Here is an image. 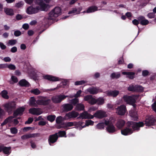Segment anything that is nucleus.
Instances as JSON below:
<instances>
[{"instance_id":"obj_42","label":"nucleus","mask_w":156,"mask_h":156,"mask_svg":"<svg viewBox=\"0 0 156 156\" xmlns=\"http://www.w3.org/2000/svg\"><path fill=\"white\" fill-rule=\"evenodd\" d=\"M97 129H104L105 124L104 122H101L98 124L96 126Z\"/></svg>"},{"instance_id":"obj_40","label":"nucleus","mask_w":156,"mask_h":156,"mask_svg":"<svg viewBox=\"0 0 156 156\" xmlns=\"http://www.w3.org/2000/svg\"><path fill=\"white\" fill-rule=\"evenodd\" d=\"M79 102V100L77 98L73 99L70 100V103L72 105H76Z\"/></svg>"},{"instance_id":"obj_11","label":"nucleus","mask_w":156,"mask_h":156,"mask_svg":"<svg viewBox=\"0 0 156 156\" xmlns=\"http://www.w3.org/2000/svg\"><path fill=\"white\" fill-rule=\"evenodd\" d=\"M46 98V97H43L42 99L37 100L36 103L39 105L44 106L48 105L51 102V100L50 99H45Z\"/></svg>"},{"instance_id":"obj_47","label":"nucleus","mask_w":156,"mask_h":156,"mask_svg":"<svg viewBox=\"0 0 156 156\" xmlns=\"http://www.w3.org/2000/svg\"><path fill=\"white\" fill-rule=\"evenodd\" d=\"M82 92V91L81 90H79L76 92V94H75L74 96H73L70 97H69L71 98H72L73 97H75L76 98H77L79 97H80Z\"/></svg>"},{"instance_id":"obj_62","label":"nucleus","mask_w":156,"mask_h":156,"mask_svg":"<svg viewBox=\"0 0 156 156\" xmlns=\"http://www.w3.org/2000/svg\"><path fill=\"white\" fill-rule=\"evenodd\" d=\"M22 27L25 30H27L29 28V25L27 23H25L23 25Z\"/></svg>"},{"instance_id":"obj_5","label":"nucleus","mask_w":156,"mask_h":156,"mask_svg":"<svg viewBox=\"0 0 156 156\" xmlns=\"http://www.w3.org/2000/svg\"><path fill=\"white\" fill-rule=\"evenodd\" d=\"M68 97V96L60 94L53 96L51 98V100L55 104L59 103L66 98Z\"/></svg>"},{"instance_id":"obj_7","label":"nucleus","mask_w":156,"mask_h":156,"mask_svg":"<svg viewBox=\"0 0 156 156\" xmlns=\"http://www.w3.org/2000/svg\"><path fill=\"white\" fill-rule=\"evenodd\" d=\"M79 115V113L74 111H72L67 113H66L63 117L65 120H68L71 119H74L77 117Z\"/></svg>"},{"instance_id":"obj_57","label":"nucleus","mask_w":156,"mask_h":156,"mask_svg":"<svg viewBox=\"0 0 156 156\" xmlns=\"http://www.w3.org/2000/svg\"><path fill=\"white\" fill-rule=\"evenodd\" d=\"M33 121V119L31 117L29 118L25 122V124H30Z\"/></svg>"},{"instance_id":"obj_34","label":"nucleus","mask_w":156,"mask_h":156,"mask_svg":"<svg viewBox=\"0 0 156 156\" xmlns=\"http://www.w3.org/2000/svg\"><path fill=\"white\" fill-rule=\"evenodd\" d=\"M11 149V147H6L4 146L3 145V150L2 151L3 153L6 154H9L10 153V151Z\"/></svg>"},{"instance_id":"obj_17","label":"nucleus","mask_w":156,"mask_h":156,"mask_svg":"<svg viewBox=\"0 0 156 156\" xmlns=\"http://www.w3.org/2000/svg\"><path fill=\"white\" fill-rule=\"evenodd\" d=\"M40 134L39 133H28L23 135L21 136V139L22 140H25L30 138L35 137L39 136Z\"/></svg>"},{"instance_id":"obj_24","label":"nucleus","mask_w":156,"mask_h":156,"mask_svg":"<svg viewBox=\"0 0 156 156\" xmlns=\"http://www.w3.org/2000/svg\"><path fill=\"white\" fill-rule=\"evenodd\" d=\"M107 96L113 97H116L119 94V92L116 90L107 91L105 92Z\"/></svg>"},{"instance_id":"obj_1","label":"nucleus","mask_w":156,"mask_h":156,"mask_svg":"<svg viewBox=\"0 0 156 156\" xmlns=\"http://www.w3.org/2000/svg\"><path fill=\"white\" fill-rule=\"evenodd\" d=\"M126 125L127 126L121 130V134L124 136L132 134L134 131H138L140 129V127L144 126V123L142 122L129 121L127 122Z\"/></svg>"},{"instance_id":"obj_63","label":"nucleus","mask_w":156,"mask_h":156,"mask_svg":"<svg viewBox=\"0 0 156 156\" xmlns=\"http://www.w3.org/2000/svg\"><path fill=\"white\" fill-rule=\"evenodd\" d=\"M16 19L17 20H19L23 19V16L20 14H17L16 16Z\"/></svg>"},{"instance_id":"obj_45","label":"nucleus","mask_w":156,"mask_h":156,"mask_svg":"<svg viewBox=\"0 0 156 156\" xmlns=\"http://www.w3.org/2000/svg\"><path fill=\"white\" fill-rule=\"evenodd\" d=\"M92 98V96L90 95H88L85 96L84 97V100L85 101H87L89 103V101H90V99Z\"/></svg>"},{"instance_id":"obj_50","label":"nucleus","mask_w":156,"mask_h":156,"mask_svg":"<svg viewBox=\"0 0 156 156\" xmlns=\"http://www.w3.org/2000/svg\"><path fill=\"white\" fill-rule=\"evenodd\" d=\"M57 133L58 134V136L60 137L64 136L66 135V132L64 131H59Z\"/></svg>"},{"instance_id":"obj_64","label":"nucleus","mask_w":156,"mask_h":156,"mask_svg":"<svg viewBox=\"0 0 156 156\" xmlns=\"http://www.w3.org/2000/svg\"><path fill=\"white\" fill-rule=\"evenodd\" d=\"M152 107L153 110L156 112V101L152 105Z\"/></svg>"},{"instance_id":"obj_27","label":"nucleus","mask_w":156,"mask_h":156,"mask_svg":"<svg viewBox=\"0 0 156 156\" xmlns=\"http://www.w3.org/2000/svg\"><path fill=\"white\" fill-rule=\"evenodd\" d=\"M19 85L21 87H28L30 86V83L25 79H22L19 82Z\"/></svg>"},{"instance_id":"obj_31","label":"nucleus","mask_w":156,"mask_h":156,"mask_svg":"<svg viewBox=\"0 0 156 156\" xmlns=\"http://www.w3.org/2000/svg\"><path fill=\"white\" fill-rule=\"evenodd\" d=\"M85 106L82 103H78L76 105L75 110L76 111H83L84 110Z\"/></svg>"},{"instance_id":"obj_39","label":"nucleus","mask_w":156,"mask_h":156,"mask_svg":"<svg viewBox=\"0 0 156 156\" xmlns=\"http://www.w3.org/2000/svg\"><path fill=\"white\" fill-rule=\"evenodd\" d=\"M135 91L142 92L144 90V88L140 85H135Z\"/></svg>"},{"instance_id":"obj_4","label":"nucleus","mask_w":156,"mask_h":156,"mask_svg":"<svg viewBox=\"0 0 156 156\" xmlns=\"http://www.w3.org/2000/svg\"><path fill=\"white\" fill-rule=\"evenodd\" d=\"M16 102L12 101L5 103L4 106L8 112H12L16 109Z\"/></svg>"},{"instance_id":"obj_14","label":"nucleus","mask_w":156,"mask_h":156,"mask_svg":"<svg viewBox=\"0 0 156 156\" xmlns=\"http://www.w3.org/2000/svg\"><path fill=\"white\" fill-rule=\"evenodd\" d=\"M94 118V116L91 114L88 113L86 111H84L83 112L80 114L78 118L79 119H92Z\"/></svg>"},{"instance_id":"obj_32","label":"nucleus","mask_w":156,"mask_h":156,"mask_svg":"<svg viewBox=\"0 0 156 156\" xmlns=\"http://www.w3.org/2000/svg\"><path fill=\"white\" fill-rule=\"evenodd\" d=\"M87 91L90 94H95L98 93V89L95 87H90L87 89Z\"/></svg>"},{"instance_id":"obj_9","label":"nucleus","mask_w":156,"mask_h":156,"mask_svg":"<svg viewBox=\"0 0 156 156\" xmlns=\"http://www.w3.org/2000/svg\"><path fill=\"white\" fill-rule=\"evenodd\" d=\"M58 137V136L57 133L50 135L48 139V141L49 144L50 146H52V144L55 143L57 141Z\"/></svg>"},{"instance_id":"obj_33","label":"nucleus","mask_w":156,"mask_h":156,"mask_svg":"<svg viewBox=\"0 0 156 156\" xmlns=\"http://www.w3.org/2000/svg\"><path fill=\"white\" fill-rule=\"evenodd\" d=\"M4 11L8 15L12 16L14 15V11L13 9L9 8H4Z\"/></svg>"},{"instance_id":"obj_23","label":"nucleus","mask_w":156,"mask_h":156,"mask_svg":"<svg viewBox=\"0 0 156 156\" xmlns=\"http://www.w3.org/2000/svg\"><path fill=\"white\" fill-rule=\"evenodd\" d=\"M82 8L81 7H78L77 8H73L72 9L69 11L68 12L69 14H78L80 13V11L82 10Z\"/></svg>"},{"instance_id":"obj_10","label":"nucleus","mask_w":156,"mask_h":156,"mask_svg":"<svg viewBox=\"0 0 156 156\" xmlns=\"http://www.w3.org/2000/svg\"><path fill=\"white\" fill-rule=\"evenodd\" d=\"M93 115L94 117L99 119H101L107 116L106 112L102 110H98Z\"/></svg>"},{"instance_id":"obj_28","label":"nucleus","mask_w":156,"mask_h":156,"mask_svg":"<svg viewBox=\"0 0 156 156\" xmlns=\"http://www.w3.org/2000/svg\"><path fill=\"white\" fill-rule=\"evenodd\" d=\"M29 101V105L30 106L36 107H37L38 105L36 103L37 101L34 97H31Z\"/></svg>"},{"instance_id":"obj_13","label":"nucleus","mask_w":156,"mask_h":156,"mask_svg":"<svg viewBox=\"0 0 156 156\" xmlns=\"http://www.w3.org/2000/svg\"><path fill=\"white\" fill-rule=\"evenodd\" d=\"M126 110V106L124 105L118 106L117 109L118 114L121 115H124L125 114Z\"/></svg>"},{"instance_id":"obj_58","label":"nucleus","mask_w":156,"mask_h":156,"mask_svg":"<svg viewBox=\"0 0 156 156\" xmlns=\"http://www.w3.org/2000/svg\"><path fill=\"white\" fill-rule=\"evenodd\" d=\"M139 21L138 20H137L136 19H134L132 21V23H133L136 26H137V27L139 29H140V28L138 26V25L139 23Z\"/></svg>"},{"instance_id":"obj_51","label":"nucleus","mask_w":156,"mask_h":156,"mask_svg":"<svg viewBox=\"0 0 156 156\" xmlns=\"http://www.w3.org/2000/svg\"><path fill=\"white\" fill-rule=\"evenodd\" d=\"M10 131L12 133L16 134L17 133L18 130L16 127H12L10 128Z\"/></svg>"},{"instance_id":"obj_25","label":"nucleus","mask_w":156,"mask_h":156,"mask_svg":"<svg viewBox=\"0 0 156 156\" xmlns=\"http://www.w3.org/2000/svg\"><path fill=\"white\" fill-rule=\"evenodd\" d=\"M107 131L109 133H113L116 131L115 127L112 123H110V125L107 126L106 128Z\"/></svg>"},{"instance_id":"obj_49","label":"nucleus","mask_w":156,"mask_h":156,"mask_svg":"<svg viewBox=\"0 0 156 156\" xmlns=\"http://www.w3.org/2000/svg\"><path fill=\"white\" fill-rule=\"evenodd\" d=\"M88 103L92 105L96 104V99H95L92 97L90 101H89Z\"/></svg>"},{"instance_id":"obj_61","label":"nucleus","mask_w":156,"mask_h":156,"mask_svg":"<svg viewBox=\"0 0 156 156\" xmlns=\"http://www.w3.org/2000/svg\"><path fill=\"white\" fill-rule=\"evenodd\" d=\"M74 124L73 122H69L66 123V127H71L73 126Z\"/></svg>"},{"instance_id":"obj_19","label":"nucleus","mask_w":156,"mask_h":156,"mask_svg":"<svg viewBox=\"0 0 156 156\" xmlns=\"http://www.w3.org/2000/svg\"><path fill=\"white\" fill-rule=\"evenodd\" d=\"M44 78L45 79L53 82L59 81L60 80L59 78L50 75H45L44 76Z\"/></svg>"},{"instance_id":"obj_48","label":"nucleus","mask_w":156,"mask_h":156,"mask_svg":"<svg viewBox=\"0 0 156 156\" xmlns=\"http://www.w3.org/2000/svg\"><path fill=\"white\" fill-rule=\"evenodd\" d=\"M14 118V116H11L7 118L6 119H5V120H6L7 123H10L12 122V119Z\"/></svg>"},{"instance_id":"obj_43","label":"nucleus","mask_w":156,"mask_h":156,"mask_svg":"<svg viewBox=\"0 0 156 156\" xmlns=\"http://www.w3.org/2000/svg\"><path fill=\"white\" fill-rule=\"evenodd\" d=\"M62 117L61 116H58L56 119V122L57 124H59L62 122Z\"/></svg>"},{"instance_id":"obj_15","label":"nucleus","mask_w":156,"mask_h":156,"mask_svg":"<svg viewBox=\"0 0 156 156\" xmlns=\"http://www.w3.org/2000/svg\"><path fill=\"white\" fill-rule=\"evenodd\" d=\"M73 108V105L70 104H65L62 105V110L64 112H67L70 111L72 110Z\"/></svg>"},{"instance_id":"obj_46","label":"nucleus","mask_w":156,"mask_h":156,"mask_svg":"<svg viewBox=\"0 0 156 156\" xmlns=\"http://www.w3.org/2000/svg\"><path fill=\"white\" fill-rule=\"evenodd\" d=\"M17 42V41L15 39H12L9 40L8 41V44L9 45H14Z\"/></svg>"},{"instance_id":"obj_56","label":"nucleus","mask_w":156,"mask_h":156,"mask_svg":"<svg viewBox=\"0 0 156 156\" xmlns=\"http://www.w3.org/2000/svg\"><path fill=\"white\" fill-rule=\"evenodd\" d=\"M21 34V32L19 30H16L14 31V35L15 36L18 37Z\"/></svg>"},{"instance_id":"obj_55","label":"nucleus","mask_w":156,"mask_h":156,"mask_svg":"<svg viewBox=\"0 0 156 156\" xmlns=\"http://www.w3.org/2000/svg\"><path fill=\"white\" fill-rule=\"evenodd\" d=\"M86 83L85 81L84 80H81L80 81H77L75 83V85H79L84 84Z\"/></svg>"},{"instance_id":"obj_41","label":"nucleus","mask_w":156,"mask_h":156,"mask_svg":"<svg viewBox=\"0 0 156 156\" xmlns=\"http://www.w3.org/2000/svg\"><path fill=\"white\" fill-rule=\"evenodd\" d=\"M94 122L91 120H87L86 121L85 125L83 127L88 126L89 125L92 126L94 125Z\"/></svg>"},{"instance_id":"obj_60","label":"nucleus","mask_w":156,"mask_h":156,"mask_svg":"<svg viewBox=\"0 0 156 156\" xmlns=\"http://www.w3.org/2000/svg\"><path fill=\"white\" fill-rule=\"evenodd\" d=\"M98 108L96 106L91 107L89 109V112H91L92 111H95Z\"/></svg>"},{"instance_id":"obj_52","label":"nucleus","mask_w":156,"mask_h":156,"mask_svg":"<svg viewBox=\"0 0 156 156\" xmlns=\"http://www.w3.org/2000/svg\"><path fill=\"white\" fill-rule=\"evenodd\" d=\"M147 16L150 19L153 18L155 16V14L153 12H149L147 14Z\"/></svg>"},{"instance_id":"obj_59","label":"nucleus","mask_w":156,"mask_h":156,"mask_svg":"<svg viewBox=\"0 0 156 156\" xmlns=\"http://www.w3.org/2000/svg\"><path fill=\"white\" fill-rule=\"evenodd\" d=\"M11 79L15 83H16L18 81L17 78L15 76H11Z\"/></svg>"},{"instance_id":"obj_38","label":"nucleus","mask_w":156,"mask_h":156,"mask_svg":"<svg viewBox=\"0 0 156 156\" xmlns=\"http://www.w3.org/2000/svg\"><path fill=\"white\" fill-rule=\"evenodd\" d=\"M2 96L4 98L8 99L9 96L8 95V92L5 90H3L1 92Z\"/></svg>"},{"instance_id":"obj_36","label":"nucleus","mask_w":156,"mask_h":156,"mask_svg":"<svg viewBox=\"0 0 156 156\" xmlns=\"http://www.w3.org/2000/svg\"><path fill=\"white\" fill-rule=\"evenodd\" d=\"M55 118L56 116L55 115H49L47 116V119L48 121L52 122L55 120Z\"/></svg>"},{"instance_id":"obj_35","label":"nucleus","mask_w":156,"mask_h":156,"mask_svg":"<svg viewBox=\"0 0 156 156\" xmlns=\"http://www.w3.org/2000/svg\"><path fill=\"white\" fill-rule=\"evenodd\" d=\"M105 103V99L103 97H99L96 99V104L98 105H102Z\"/></svg>"},{"instance_id":"obj_29","label":"nucleus","mask_w":156,"mask_h":156,"mask_svg":"<svg viewBox=\"0 0 156 156\" xmlns=\"http://www.w3.org/2000/svg\"><path fill=\"white\" fill-rule=\"evenodd\" d=\"M125 124V122L124 120L120 119L118 121L116 124V126L118 129H120L123 127Z\"/></svg>"},{"instance_id":"obj_37","label":"nucleus","mask_w":156,"mask_h":156,"mask_svg":"<svg viewBox=\"0 0 156 156\" xmlns=\"http://www.w3.org/2000/svg\"><path fill=\"white\" fill-rule=\"evenodd\" d=\"M120 76V74L119 73H113L111 74V77L113 79L115 78L116 79H118Z\"/></svg>"},{"instance_id":"obj_22","label":"nucleus","mask_w":156,"mask_h":156,"mask_svg":"<svg viewBox=\"0 0 156 156\" xmlns=\"http://www.w3.org/2000/svg\"><path fill=\"white\" fill-rule=\"evenodd\" d=\"M138 20L140 22V23L142 25L145 26L149 23V21L146 19L144 16H140L138 18Z\"/></svg>"},{"instance_id":"obj_54","label":"nucleus","mask_w":156,"mask_h":156,"mask_svg":"<svg viewBox=\"0 0 156 156\" xmlns=\"http://www.w3.org/2000/svg\"><path fill=\"white\" fill-rule=\"evenodd\" d=\"M135 86L132 85L128 88V90L130 91H135Z\"/></svg>"},{"instance_id":"obj_18","label":"nucleus","mask_w":156,"mask_h":156,"mask_svg":"<svg viewBox=\"0 0 156 156\" xmlns=\"http://www.w3.org/2000/svg\"><path fill=\"white\" fill-rule=\"evenodd\" d=\"M129 115L133 118V120L136 121L138 119L137 111L135 109H132L129 112Z\"/></svg>"},{"instance_id":"obj_30","label":"nucleus","mask_w":156,"mask_h":156,"mask_svg":"<svg viewBox=\"0 0 156 156\" xmlns=\"http://www.w3.org/2000/svg\"><path fill=\"white\" fill-rule=\"evenodd\" d=\"M98 10V7L95 5H92L89 7L86 10V12L90 13L94 12Z\"/></svg>"},{"instance_id":"obj_3","label":"nucleus","mask_w":156,"mask_h":156,"mask_svg":"<svg viewBox=\"0 0 156 156\" xmlns=\"http://www.w3.org/2000/svg\"><path fill=\"white\" fill-rule=\"evenodd\" d=\"M139 97V95L131 96L125 95L123 96V99L125 102L130 105L132 104L136 103V100Z\"/></svg>"},{"instance_id":"obj_16","label":"nucleus","mask_w":156,"mask_h":156,"mask_svg":"<svg viewBox=\"0 0 156 156\" xmlns=\"http://www.w3.org/2000/svg\"><path fill=\"white\" fill-rule=\"evenodd\" d=\"M8 68L11 70H14L16 69V66L12 64L8 65L7 63L0 64V69Z\"/></svg>"},{"instance_id":"obj_53","label":"nucleus","mask_w":156,"mask_h":156,"mask_svg":"<svg viewBox=\"0 0 156 156\" xmlns=\"http://www.w3.org/2000/svg\"><path fill=\"white\" fill-rule=\"evenodd\" d=\"M142 75L143 76L145 77L150 75L149 71L147 70H144L142 72Z\"/></svg>"},{"instance_id":"obj_44","label":"nucleus","mask_w":156,"mask_h":156,"mask_svg":"<svg viewBox=\"0 0 156 156\" xmlns=\"http://www.w3.org/2000/svg\"><path fill=\"white\" fill-rule=\"evenodd\" d=\"M31 93L34 94L35 95H38L41 92L37 88H36L32 90H31Z\"/></svg>"},{"instance_id":"obj_20","label":"nucleus","mask_w":156,"mask_h":156,"mask_svg":"<svg viewBox=\"0 0 156 156\" xmlns=\"http://www.w3.org/2000/svg\"><path fill=\"white\" fill-rule=\"evenodd\" d=\"M36 4L39 5L43 10H45L48 5L44 2L43 0H35Z\"/></svg>"},{"instance_id":"obj_8","label":"nucleus","mask_w":156,"mask_h":156,"mask_svg":"<svg viewBox=\"0 0 156 156\" xmlns=\"http://www.w3.org/2000/svg\"><path fill=\"white\" fill-rule=\"evenodd\" d=\"M40 9L39 6L34 7L32 6L28 7L26 9V12L28 14H32L38 12Z\"/></svg>"},{"instance_id":"obj_21","label":"nucleus","mask_w":156,"mask_h":156,"mask_svg":"<svg viewBox=\"0 0 156 156\" xmlns=\"http://www.w3.org/2000/svg\"><path fill=\"white\" fill-rule=\"evenodd\" d=\"M29 113L33 115H39L42 113L39 110V108H31L29 110Z\"/></svg>"},{"instance_id":"obj_2","label":"nucleus","mask_w":156,"mask_h":156,"mask_svg":"<svg viewBox=\"0 0 156 156\" xmlns=\"http://www.w3.org/2000/svg\"><path fill=\"white\" fill-rule=\"evenodd\" d=\"M61 13V9L60 7H57L51 10L48 14V20H53Z\"/></svg>"},{"instance_id":"obj_26","label":"nucleus","mask_w":156,"mask_h":156,"mask_svg":"<svg viewBox=\"0 0 156 156\" xmlns=\"http://www.w3.org/2000/svg\"><path fill=\"white\" fill-rule=\"evenodd\" d=\"M123 75H126V77L130 79H133L135 76V73L133 72H122Z\"/></svg>"},{"instance_id":"obj_12","label":"nucleus","mask_w":156,"mask_h":156,"mask_svg":"<svg viewBox=\"0 0 156 156\" xmlns=\"http://www.w3.org/2000/svg\"><path fill=\"white\" fill-rule=\"evenodd\" d=\"M25 108L24 107H20L15 110L13 113L14 117L16 118L17 116H21L25 111Z\"/></svg>"},{"instance_id":"obj_6","label":"nucleus","mask_w":156,"mask_h":156,"mask_svg":"<svg viewBox=\"0 0 156 156\" xmlns=\"http://www.w3.org/2000/svg\"><path fill=\"white\" fill-rule=\"evenodd\" d=\"M155 119L154 116L152 115L147 116L146 118L145 123L146 126H150L154 125L155 124Z\"/></svg>"}]
</instances>
